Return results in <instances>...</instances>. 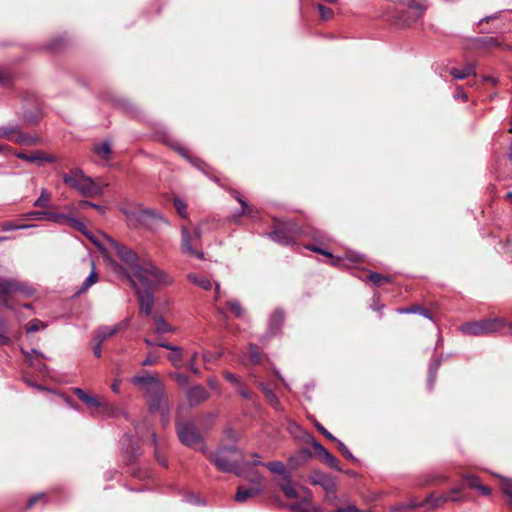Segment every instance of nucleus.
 <instances>
[{"label": "nucleus", "instance_id": "9b49d317", "mask_svg": "<svg viewBox=\"0 0 512 512\" xmlns=\"http://www.w3.org/2000/svg\"><path fill=\"white\" fill-rule=\"evenodd\" d=\"M221 187L225 188L229 194L235 199L238 201V203L241 205V211L239 213H236L232 216V220L234 222H238L239 221V218L242 217V216H247V217H250L252 219H255L257 217V210L249 205L241 196V194L235 190V189H232V188H229V187H225L224 185H221Z\"/></svg>", "mask_w": 512, "mask_h": 512}, {"label": "nucleus", "instance_id": "09e8293b", "mask_svg": "<svg viewBox=\"0 0 512 512\" xmlns=\"http://www.w3.org/2000/svg\"><path fill=\"white\" fill-rule=\"evenodd\" d=\"M45 327H46V325H45L42 321H40V320H38V319H34V320H32V321L29 323V325H28V327H27V329H26V332H27V333L36 332V331H38L39 329H41V328H45Z\"/></svg>", "mask_w": 512, "mask_h": 512}, {"label": "nucleus", "instance_id": "b1692460", "mask_svg": "<svg viewBox=\"0 0 512 512\" xmlns=\"http://www.w3.org/2000/svg\"><path fill=\"white\" fill-rule=\"evenodd\" d=\"M171 146L176 152H178L183 158L188 160L192 165L205 172L204 168L207 165L202 160L190 156L189 151L177 142L173 143Z\"/></svg>", "mask_w": 512, "mask_h": 512}, {"label": "nucleus", "instance_id": "69168bd1", "mask_svg": "<svg viewBox=\"0 0 512 512\" xmlns=\"http://www.w3.org/2000/svg\"><path fill=\"white\" fill-rule=\"evenodd\" d=\"M103 342H100V340H97V344L93 347L94 355L99 358L101 357V345Z\"/></svg>", "mask_w": 512, "mask_h": 512}, {"label": "nucleus", "instance_id": "e2e57ef3", "mask_svg": "<svg viewBox=\"0 0 512 512\" xmlns=\"http://www.w3.org/2000/svg\"><path fill=\"white\" fill-rule=\"evenodd\" d=\"M454 97L456 99L461 98L463 101H467V95L464 93L461 87H457V92L455 93Z\"/></svg>", "mask_w": 512, "mask_h": 512}, {"label": "nucleus", "instance_id": "4c0bfd02", "mask_svg": "<svg viewBox=\"0 0 512 512\" xmlns=\"http://www.w3.org/2000/svg\"><path fill=\"white\" fill-rule=\"evenodd\" d=\"M64 224H67L70 227H72L84 234H87L86 226L82 222H80L79 220H77L76 218H74L70 215L66 214V219H65Z\"/></svg>", "mask_w": 512, "mask_h": 512}, {"label": "nucleus", "instance_id": "58836bf2", "mask_svg": "<svg viewBox=\"0 0 512 512\" xmlns=\"http://www.w3.org/2000/svg\"><path fill=\"white\" fill-rule=\"evenodd\" d=\"M30 227H32V225L16 224L13 221H5V222L0 223V229L2 231H12V230H17V229H27V228H30Z\"/></svg>", "mask_w": 512, "mask_h": 512}, {"label": "nucleus", "instance_id": "13d9d810", "mask_svg": "<svg viewBox=\"0 0 512 512\" xmlns=\"http://www.w3.org/2000/svg\"><path fill=\"white\" fill-rule=\"evenodd\" d=\"M307 249L313 251V252H316V253H319V254H322V255H325V256H328V257H332V254L329 253L328 251L320 248V247H317V246H313V245H308L306 246Z\"/></svg>", "mask_w": 512, "mask_h": 512}, {"label": "nucleus", "instance_id": "8fccbe9b", "mask_svg": "<svg viewBox=\"0 0 512 512\" xmlns=\"http://www.w3.org/2000/svg\"><path fill=\"white\" fill-rule=\"evenodd\" d=\"M10 344V338L6 335L5 323L0 320V345Z\"/></svg>", "mask_w": 512, "mask_h": 512}, {"label": "nucleus", "instance_id": "603ef678", "mask_svg": "<svg viewBox=\"0 0 512 512\" xmlns=\"http://www.w3.org/2000/svg\"><path fill=\"white\" fill-rule=\"evenodd\" d=\"M336 442H337V447H338V450L340 451V453L347 459H353V455L351 454L349 449L346 447V445L337 439H336Z\"/></svg>", "mask_w": 512, "mask_h": 512}, {"label": "nucleus", "instance_id": "de8ad7c7", "mask_svg": "<svg viewBox=\"0 0 512 512\" xmlns=\"http://www.w3.org/2000/svg\"><path fill=\"white\" fill-rule=\"evenodd\" d=\"M39 501H46V495L44 493H38L30 497L26 504V509L32 508Z\"/></svg>", "mask_w": 512, "mask_h": 512}, {"label": "nucleus", "instance_id": "052dcab7", "mask_svg": "<svg viewBox=\"0 0 512 512\" xmlns=\"http://www.w3.org/2000/svg\"><path fill=\"white\" fill-rule=\"evenodd\" d=\"M9 79L10 74L6 70L0 68V84H5Z\"/></svg>", "mask_w": 512, "mask_h": 512}, {"label": "nucleus", "instance_id": "2eb2a0df", "mask_svg": "<svg viewBox=\"0 0 512 512\" xmlns=\"http://www.w3.org/2000/svg\"><path fill=\"white\" fill-rule=\"evenodd\" d=\"M28 216L34 219L46 220L61 225L64 224L66 219V214L52 211H34L29 213Z\"/></svg>", "mask_w": 512, "mask_h": 512}, {"label": "nucleus", "instance_id": "9d476101", "mask_svg": "<svg viewBox=\"0 0 512 512\" xmlns=\"http://www.w3.org/2000/svg\"><path fill=\"white\" fill-rule=\"evenodd\" d=\"M181 235H182V250L191 255L195 256L199 259L204 258V253L202 251L197 250L194 246L197 242L200 241L201 238V232L199 229H195L194 233L191 234L189 229L186 226H183L181 229Z\"/></svg>", "mask_w": 512, "mask_h": 512}, {"label": "nucleus", "instance_id": "680f3d73", "mask_svg": "<svg viewBox=\"0 0 512 512\" xmlns=\"http://www.w3.org/2000/svg\"><path fill=\"white\" fill-rule=\"evenodd\" d=\"M196 358H197V353H194L193 356L191 357V360L189 362V368L192 372L194 373H199V370L198 368L195 366V361H196Z\"/></svg>", "mask_w": 512, "mask_h": 512}, {"label": "nucleus", "instance_id": "20e7f679", "mask_svg": "<svg viewBox=\"0 0 512 512\" xmlns=\"http://www.w3.org/2000/svg\"><path fill=\"white\" fill-rule=\"evenodd\" d=\"M207 458L215 464L217 469L224 473L234 472L242 463V454L235 448H223L215 453H210Z\"/></svg>", "mask_w": 512, "mask_h": 512}, {"label": "nucleus", "instance_id": "cd10ccee", "mask_svg": "<svg viewBox=\"0 0 512 512\" xmlns=\"http://www.w3.org/2000/svg\"><path fill=\"white\" fill-rule=\"evenodd\" d=\"M20 130L18 125L2 126L0 127V138L15 142V138Z\"/></svg>", "mask_w": 512, "mask_h": 512}, {"label": "nucleus", "instance_id": "338daca9", "mask_svg": "<svg viewBox=\"0 0 512 512\" xmlns=\"http://www.w3.org/2000/svg\"><path fill=\"white\" fill-rule=\"evenodd\" d=\"M482 495H490L491 494V489L486 486V485H480L479 488L477 489Z\"/></svg>", "mask_w": 512, "mask_h": 512}, {"label": "nucleus", "instance_id": "f704fd0d", "mask_svg": "<svg viewBox=\"0 0 512 512\" xmlns=\"http://www.w3.org/2000/svg\"><path fill=\"white\" fill-rule=\"evenodd\" d=\"M368 280L372 282L376 286H381L384 283H389L391 281V278L388 276H384L382 274H379L377 272H370L367 276Z\"/></svg>", "mask_w": 512, "mask_h": 512}, {"label": "nucleus", "instance_id": "a878e982", "mask_svg": "<svg viewBox=\"0 0 512 512\" xmlns=\"http://www.w3.org/2000/svg\"><path fill=\"white\" fill-rule=\"evenodd\" d=\"M399 314H420L425 318H428L429 320L433 321V317L429 310L426 308L420 306V305H412L407 308H398L396 310Z\"/></svg>", "mask_w": 512, "mask_h": 512}, {"label": "nucleus", "instance_id": "c03bdc74", "mask_svg": "<svg viewBox=\"0 0 512 512\" xmlns=\"http://www.w3.org/2000/svg\"><path fill=\"white\" fill-rule=\"evenodd\" d=\"M173 204H174V207H175L176 211L178 212V214L182 218H187L188 215L186 212V209H187L186 203L183 200H181L180 198H175L173 201Z\"/></svg>", "mask_w": 512, "mask_h": 512}, {"label": "nucleus", "instance_id": "c756f323", "mask_svg": "<svg viewBox=\"0 0 512 512\" xmlns=\"http://www.w3.org/2000/svg\"><path fill=\"white\" fill-rule=\"evenodd\" d=\"M450 74L455 79L463 80V79L468 78L470 75L475 74V68H474V65L467 64L462 69H458V68L451 69Z\"/></svg>", "mask_w": 512, "mask_h": 512}, {"label": "nucleus", "instance_id": "a19ab883", "mask_svg": "<svg viewBox=\"0 0 512 512\" xmlns=\"http://www.w3.org/2000/svg\"><path fill=\"white\" fill-rule=\"evenodd\" d=\"M98 281V274L93 268L88 277L83 282L79 292H84Z\"/></svg>", "mask_w": 512, "mask_h": 512}, {"label": "nucleus", "instance_id": "6ab92c4d", "mask_svg": "<svg viewBox=\"0 0 512 512\" xmlns=\"http://www.w3.org/2000/svg\"><path fill=\"white\" fill-rule=\"evenodd\" d=\"M137 293L141 312H144L147 316H150L152 314L154 305V297L152 291L147 289L145 292H140L137 288Z\"/></svg>", "mask_w": 512, "mask_h": 512}, {"label": "nucleus", "instance_id": "dca6fc26", "mask_svg": "<svg viewBox=\"0 0 512 512\" xmlns=\"http://www.w3.org/2000/svg\"><path fill=\"white\" fill-rule=\"evenodd\" d=\"M284 312L280 309L275 310L269 317L268 321V334L269 336L277 335L284 323Z\"/></svg>", "mask_w": 512, "mask_h": 512}, {"label": "nucleus", "instance_id": "7c9ffc66", "mask_svg": "<svg viewBox=\"0 0 512 512\" xmlns=\"http://www.w3.org/2000/svg\"><path fill=\"white\" fill-rule=\"evenodd\" d=\"M40 142V138L37 135H29L22 133L21 131L15 138V143L20 145L32 146Z\"/></svg>", "mask_w": 512, "mask_h": 512}, {"label": "nucleus", "instance_id": "e433bc0d", "mask_svg": "<svg viewBox=\"0 0 512 512\" xmlns=\"http://www.w3.org/2000/svg\"><path fill=\"white\" fill-rule=\"evenodd\" d=\"M263 393L268 401V403L276 410H281L280 402L277 396L268 388L263 387Z\"/></svg>", "mask_w": 512, "mask_h": 512}, {"label": "nucleus", "instance_id": "864d4df0", "mask_svg": "<svg viewBox=\"0 0 512 512\" xmlns=\"http://www.w3.org/2000/svg\"><path fill=\"white\" fill-rule=\"evenodd\" d=\"M159 356L153 353H148L146 358L142 361L143 366H151L158 362Z\"/></svg>", "mask_w": 512, "mask_h": 512}, {"label": "nucleus", "instance_id": "37998d69", "mask_svg": "<svg viewBox=\"0 0 512 512\" xmlns=\"http://www.w3.org/2000/svg\"><path fill=\"white\" fill-rule=\"evenodd\" d=\"M272 473L284 475L286 473V468L284 464L280 461H273L267 464H264Z\"/></svg>", "mask_w": 512, "mask_h": 512}, {"label": "nucleus", "instance_id": "473e14b6", "mask_svg": "<svg viewBox=\"0 0 512 512\" xmlns=\"http://www.w3.org/2000/svg\"><path fill=\"white\" fill-rule=\"evenodd\" d=\"M93 151L95 154H97L99 157H101L102 159H105V160L109 159V157L112 153L111 145L107 141H104L100 144L95 145L93 148Z\"/></svg>", "mask_w": 512, "mask_h": 512}, {"label": "nucleus", "instance_id": "1a4fd4ad", "mask_svg": "<svg viewBox=\"0 0 512 512\" xmlns=\"http://www.w3.org/2000/svg\"><path fill=\"white\" fill-rule=\"evenodd\" d=\"M253 457L255 459L252 462L242 461L240 467H238L236 471V475L248 480L252 486H262L264 488L263 476L253 468V466L264 464L259 460V456L257 454H254Z\"/></svg>", "mask_w": 512, "mask_h": 512}, {"label": "nucleus", "instance_id": "2f4dec72", "mask_svg": "<svg viewBox=\"0 0 512 512\" xmlns=\"http://www.w3.org/2000/svg\"><path fill=\"white\" fill-rule=\"evenodd\" d=\"M449 500L447 495H434L430 494L426 497L425 503L428 504L431 508H439L444 505Z\"/></svg>", "mask_w": 512, "mask_h": 512}, {"label": "nucleus", "instance_id": "3c124183", "mask_svg": "<svg viewBox=\"0 0 512 512\" xmlns=\"http://www.w3.org/2000/svg\"><path fill=\"white\" fill-rule=\"evenodd\" d=\"M464 478L468 482L469 487L473 489H478L481 485L479 477L475 475H465Z\"/></svg>", "mask_w": 512, "mask_h": 512}, {"label": "nucleus", "instance_id": "c9c22d12", "mask_svg": "<svg viewBox=\"0 0 512 512\" xmlns=\"http://www.w3.org/2000/svg\"><path fill=\"white\" fill-rule=\"evenodd\" d=\"M226 307L228 310L236 317H241L244 313V309L241 306L240 302L237 300H228L226 302Z\"/></svg>", "mask_w": 512, "mask_h": 512}, {"label": "nucleus", "instance_id": "f8f14e48", "mask_svg": "<svg viewBox=\"0 0 512 512\" xmlns=\"http://www.w3.org/2000/svg\"><path fill=\"white\" fill-rule=\"evenodd\" d=\"M309 479L313 485L321 486L328 493L334 494L336 491V481L326 473L314 471Z\"/></svg>", "mask_w": 512, "mask_h": 512}, {"label": "nucleus", "instance_id": "412c9836", "mask_svg": "<svg viewBox=\"0 0 512 512\" xmlns=\"http://www.w3.org/2000/svg\"><path fill=\"white\" fill-rule=\"evenodd\" d=\"M209 397L208 392L203 386L197 385L187 392V398L191 405H199Z\"/></svg>", "mask_w": 512, "mask_h": 512}, {"label": "nucleus", "instance_id": "aec40b11", "mask_svg": "<svg viewBox=\"0 0 512 512\" xmlns=\"http://www.w3.org/2000/svg\"><path fill=\"white\" fill-rule=\"evenodd\" d=\"M301 492L303 500L301 502L292 504L291 510L293 512H315V509L311 504V492L305 488H301Z\"/></svg>", "mask_w": 512, "mask_h": 512}, {"label": "nucleus", "instance_id": "6e6d98bb", "mask_svg": "<svg viewBox=\"0 0 512 512\" xmlns=\"http://www.w3.org/2000/svg\"><path fill=\"white\" fill-rule=\"evenodd\" d=\"M335 512H369L368 510H360L355 505L338 508Z\"/></svg>", "mask_w": 512, "mask_h": 512}, {"label": "nucleus", "instance_id": "bf43d9fd", "mask_svg": "<svg viewBox=\"0 0 512 512\" xmlns=\"http://www.w3.org/2000/svg\"><path fill=\"white\" fill-rule=\"evenodd\" d=\"M224 378L233 384H237V385L239 384V379H238L237 375H235L231 372H225Z\"/></svg>", "mask_w": 512, "mask_h": 512}, {"label": "nucleus", "instance_id": "0e129e2a", "mask_svg": "<svg viewBox=\"0 0 512 512\" xmlns=\"http://www.w3.org/2000/svg\"><path fill=\"white\" fill-rule=\"evenodd\" d=\"M120 384H121V381L119 379H116L113 381V383L111 385V389L114 393H116V394L120 393Z\"/></svg>", "mask_w": 512, "mask_h": 512}, {"label": "nucleus", "instance_id": "7ed1b4c3", "mask_svg": "<svg viewBox=\"0 0 512 512\" xmlns=\"http://www.w3.org/2000/svg\"><path fill=\"white\" fill-rule=\"evenodd\" d=\"M63 182L77 191L81 196L91 198L103 194V186L84 174L79 168L72 169L69 173L61 175Z\"/></svg>", "mask_w": 512, "mask_h": 512}, {"label": "nucleus", "instance_id": "ddd939ff", "mask_svg": "<svg viewBox=\"0 0 512 512\" xmlns=\"http://www.w3.org/2000/svg\"><path fill=\"white\" fill-rule=\"evenodd\" d=\"M15 156L21 160L34 163L38 166H42L44 163L55 162V158L52 155H49L46 152L41 151V150L33 151L30 154L18 152V153H15Z\"/></svg>", "mask_w": 512, "mask_h": 512}, {"label": "nucleus", "instance_id": "423d86ee", "mask_svg": "<svg viewBox=\"0 0 512 512\" xmlns=\"http://www.w3.org/2000/svg\"><path fill=\"white\" fill-rule=\"evenodd\" d=\"M301 230L294 222H279L274 225V229L269 233V237L281 245H293L296 243Z\"/></svg>", "mask_w": 512, "mask_h": 512}, {"label": "nucleus", "instance_id": "f3484780", "mask_svg": "<svg viewBox=\"0 0 512 512\" xmlns=\"http://www.w3.org/2000/svg\"><path fill=\"white\" fill-rule=\"evenodd\" d=\"M313 447L327 465L337 471H341L339 460L333 456L323 445L318 442H314Z\"/></svg>", "mask_w": 512, "mask_h": 512}, {"label": "nucleus", "instance_id": "a18cd8bd", "mask_svg": "<svg viewBox=\"0 0 512 512\" xmlns=\"http://www.w3.org/2000/svg\"><path fill=\"white\" fill-rule=\"evenodd\" d=\"M249 358L253 364H258L261 361V355L257 346L254 344H250L249 346Z\"/></svg>", "mask_w": 512, "mask_h": 512}, {"label": "nucleus", "instance_id": "f03ea898", "mask_svg": "<svg viewBox=\"0 0 512 512\" xmlns=\"http://www.w3.org/2000/svg\"><path fill=\"white\" fill-rule=\"evenodd\" d=\"M133 276L148 290L170 285L173 282L172 278L165 271L158 268L149 259H142L133 272Z\"/></svg>", "mask_w": 512, "mask_h": 512}, {"label": "nucleus", "instance_id": "393cba45", "mask_svg": "<svg viewBox=\"0 0 512 512\" xmlns=\"http://www.w3.org/2000/svg\"><path fill=\"white\" fill-rule=\"evenodd\" d=\"M73 392L88 407L98 408V407L101 406L100 401L96 397L88 395L83 389H81V388H74Z\"/></svg>", "mask_w": 512, "mask_h": 512}, {"label": "nucleus", "instance_id": "f257e3e1", "mask_svg": "<svg viewBox=\"0 0 512 512\" xmlns=\"http://www.w3.org/2000/svg\"><path fill=\"white\" fill-rule=\"evenodd\" d=\"M130 382L137 386L149 397V405L152 411H160L163 415L168 412V400L165 395L163 382L153 375H136Z\"/></svg>", "mask_w": 512, "mask_h": 512}, {"label": "nucleus", "instance_id": "49530a36", "mask_svg": "<svg viewBox=\"0 0 512 512\" xmlns=\"http://www.w3.org/2000/svg\"><path fill=\"white\" fill-rule=\"evenodd\" d=\"M317 9H318V11H319V15H320L321 19H323V20H329V19H331V18H332V16H333V11H332V9H331V8L326 7V6L322 5V4H319V5L317 6Z\"/></svg>", "mask_w": 512, "mask_h": 512}, {"label": "nucleus", "instance_id": "72a5a7b5", "mask_svg": "<svg viewBox=\"0 0 512 512\" xmlns=\"http://www.w3.org/2000/svg\"><path fill=\"white\" fill-rule=\"evenodd\" d=\"M281 490L288 498H297L302 496L301 489L297 490L289 480L281 485Z\"/></svg>", "mask_w": 512, "mask_h": 512}, {"label": "nucleus", "instance_id": "ea45409f", "mask_svg": "<svg viewBox=\"0 0 512 512\" xmlns=\"http://www.w3.org/2000/svg\"><path fill=\"white\" fill-rule=\"evenodd\" d=\"M500 488L503 494L509 498L508 505L512 506V479H503Z\"/></svg>", "mask_w": 512, "mask_h": 512}, {"label": "nucleus", "instance_id": "0eeeda50", "mask_svg": "<svg viewBox=\"0 0 512 512\" xmlns=\"http://www.w3.org/2000/svg\"><path fill=\"white\" fill-rule=\"evenodd\" d=\"M177 434L182 444L206 453V445L202 436L192 423H178Z\"/></svg>", "mask_w": 512, "mask_h": 512}, {"label": "nucleus", "instance_id": "5701e85b", "mask_svg": "<svg viewBox=\"0 0 512 512\" xmlns=\"http://www.w3.org/2000/svg\"><path fill=\"white\" fill-rule=\"evenodd\" d=\"M159 347L171 350L173 353L169 355V360L174 367L179 368L182 365V348L179 346L171 345L167 342L160 341L157 343Z\"/></svg>", "mask_w": 512, "mask_h": 512}, {"label": "nucleus", "instance_id": "6e6552de", "mask_svg": "<svg viewBox=\"0 0 512 512\" xmlns=\"http://www.w3.org/2000/svg\"><path fill=\"white\" fill-rule=\"evenodd\" d=\"M111 253L117 256L133 273L138 265L141 263L142 259L127 246L115 241L112 238H107Z\"/></svg>", "mask_w": 512, "mask_h": 512}, {"label": "nucleus", "instance_id": "c85d7f7f", "mask_svg": "<svg viewBox=\"0 0 512 512\" xmlns=\"http://www.w3.org/2000/svg\"><path fill=\"white\" fill-rule=\"evenodd\" d=\"M153 320L155 324L154 332L156 334H164L174 331L173 326L170 325L163 317L153 316Z\"/></svg>", "mask_w": 512, "mask_h": 512}, {"label": "nucleus", "instance_id": "4468645a", "mask_svg": "<svg viewBox=\"0 0 512 512\" xmlns=\"http://www.w3.org/2000/svg\"><path fill=\"white\" fill-rule=\"evenodd\" d=\"M129 320H123L113 326H103L98 329L95 340H100V342H104L109 337L115 335L121 330H124L128 327Z\"/></svg>", "mask_w": 512, "mask_h": 512}, {"label": "nucleus", "instance_id": "4be33fe9", "mask_svg": "<svg viewBox=\"0 0 512 512\" xmlns=\"http://www.w3.org/2000/svg\"><path fill=\"white\" fill-rule=\"evenodd\" d=\"M17 291H24V285L15 279L0 277V295H8Z\"/></svg>", "mask_w": 512, "mask_h": 512}, {"label": "nucleus", "instance_id": "79ce46f5", "mask_svg": "<svg viewBox=\"0 0 512 512\" xmlns=\"http://www.w3.org/2000/svg\"><path fill=\"white\" fill-rule=\"evenodd\" d=\"M49 202H50V194H49V192L46 189H43L41 191L40 196L34 202V206L35 207L46 208V207L49 206Z\"/></svg>", "mask_w": 512, "mask_h": 512}, {"label": "nucleus", "instance_id": "a211bd4d", "mask_svg": "<svg viewBox=\"0 0 512 512\" xmlns=\"http://www.w3.org/2000/svg\"><path fill=\"white\" fill-rule=\"evenodd\" d=\"M263 490L264 489L262 486H252V485H250L249 487L239 486L237 489V493L235 495V500L237 502H245L249 498H253V497L259 495L260 493L263 492Z\"/></svg>", "mask_w": 512, "mask_h": 512}, {"label": "nucleus", "instance_id": "4d7b16f0", "mask_svg": "<svg viewBox=\"0 0 512 512\" xmlns=\"http://www.w3.org/2000/svg\"><path fill=\"white\" fill-rule=\"evenodd\" d=\"M316 428L319 432H321L327 439L331 440V441H336V438L329 432L327 431L322 425H320L319 423L316 424Z\"/></svg>", "mask_w": 512, "mask_h": 512}, {"label": "nucleus", "instance_id": "bb28decb", "mask_svg": "<svg viewBox=\"0 0 512 512\" xmlns=\"http://www.w3.org/2000/svg\"><path fill=\"white\" fill-rule=\"evenodd\" d=\"M187 278L191 283L199 286L204 290H210L212 288L211 281L204 275L190 273L187 275Z\"/></svg>", "mask_w": 512, "mask_h": 512}, {"label": "nucleus", "instance_id": "39448f33", "mask_svg": "<svg viewBox=\"0 0 512 512\" xmlns=\"http://www.w3.org/2000/svg\"><path fill=\"white\" fill-rule=\"evenodd\" d=\"M506 322L502 318L483 319L480 321L463 323L459 330L466 335L481 336L500 331Z\"/></svg>", "mask_w": 512, "mask_h": 512}, {"label": "nucleus", "instance_id": "774afa93", "mask_svg": "<svg viewBox=\"0 0 512 512\" xmlns=\"http://www.w3.org/2000/svg\"><path fill=\"white\" fill-rule=\"evenodd\" d=\"M175 378L179 384H186L188 382V378L184 374H177Z\"/></svg>", "mask_w": 512, "mask_h": 512}, {"label": "nucleus", "instance_id": "5fc2aeb1", "mask_svg": "<svg viewBox=\"0 0 512 512\" xmlns=\"http://www.w3.org/2000/svg\"><path fill=\"white\" fill-rule=\"evenodd\" d=\"M152 441L155 445V457H156V460L158 461L159 464H161L162 466L166 467L167 466V462L166 460L161 457L158 453V450H157V443H156V435L153 433L152 434Z\"/></svg>", "mask_w": 512, "mask_h": 512}]
</instances>
